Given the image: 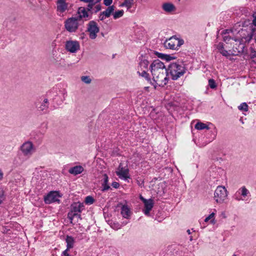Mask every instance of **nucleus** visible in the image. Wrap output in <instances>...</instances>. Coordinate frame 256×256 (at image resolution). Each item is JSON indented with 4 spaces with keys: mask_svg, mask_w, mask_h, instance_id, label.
Listing matches in <instances>:
<instances>
[{
    "mask_svg": "<svg viewBox=\"0 0 256 256\" xmlns=\"http://www.w3.org/2000/svg\"><path fill=\"white\" fill-rule=\"evenodd\" d=\"M194 127L196 130H202L204 129L208 130L210 128L208 125L200 122H198L196 124Z\"/></svg>",
    "mask_w": 256,
    "mask_h": 256,
    "instance_id": "obj_28",
    "label": "nucleus"
},
{
    "mask_svg": "<svg viewBox=\"0 0 256 256\" xmlns=\"http://www.w3.org/2000/svg\"><path fill=\"white\" fill-rule=\"evenodd\" d=\"M48 100L45 98L43 103L38 108V110L40 111H44L48 108Z\"/></svg>",
    "mask_w": 256,
    "mask_h": 256,
    "instance_id": "obj_32",
    "label": "nucleus"
},
{
    "mask_svg": "<svg viewBox=\"0 0 256 256\" xmlns=\"http://www.w3.org/2000/svg\"><path fill=\"white\" fill-rule=\"evenodd\" d=\"M23 155L26 157L31 156L36 152V148L33 143L29 140L25 142L20 147Z\"/></svg>",
    "mask_w": 256,
    "mask_h": 256,
    "instance_id": "obj_4",
    "label": "nucleus"
},
{
    "mask_svg": "<svg viewBox=\"0 0 256 256\" xmlns=\"http://www.w3.org/2000/svg\"><path fill=\"white\" fill-rule=\"evenodd\" d=\"M187 232L188 234H191V232H190V230H187Z\"/></svg>",
    "mask_w": 256,
    "mask_h": 256,
    "instance_id": "obj_52",
    "label": "nucleus"
},
{
    "mask_svg": "<svg viewBox=\"0 0 256 256\" xmlns=\"http://www.w3.org/2000/svg\"><path fill=\"white\" fill-rule=\"evenodd\" d=\"M134 4V0H124L121 4V6L126 7L128 10H129Z\"/></svg>",
    "mask_w": 256,
    "mask_h": 256,
    "instance_id": "obj_30",
    "label": "nucleus"
},
{
    "mask_svg": "<svg viewBox=\"0 0 256 256\" xmlns=\"http://www.w3.org/2000/svg\"><path fill=\"white\" fill-rule=\"evenodd\" d=\"M90 11L88 10L87 7H80L78 8L77 13L78 16L76 17L80 22L82 18H84L86 20H90L92 18V16L88 14Z\"/></svg>",
    "mask_w": 256,
    "mask_h": 256,
    "instance_id": "obj_11",
    "label": "nucleus"
},
{
    "mask_svg": "<svg viewBox=\"0 0 256 256\" xmlns=\"http://www.w3.org/2000/svg\"><path fill=\"white\" fill-rule=\"evenodd\" d=\"M228 192L224 186H218L214 191V199L217 204H222L226 199Z\"/></svg>",
    "mask_w": 256,
    "mask_h": 256,
    "instance_id": "obj_2",
    "label": "nucleus"
},
{
    "mask_svg": "<svg viewBox=\"0 0 256 256\" xmlns=\"http://www.w3.org/2000/svg\"><path fill=\"white\" fill-rule=\"evenodd\" d=\"M144 213L146 215H148L150 214V212L152 210L154 206V200L150 198L148 200L144 203Z\"/></svg>",
    "mask_w": 256,
    "mask_h": 256,
    "instance_id": "obj_18",
    "label": "nucleus"
},
{
    "mask_svg": "<svg viewBox=\"0 0 256 256\" xmlns=\"http://www.w3.org/2000/svg\"><path fill=\"white\" fill-rule=\"evenodd\" d=\"M166 72L168 79L171 78L173 80H176V62L170 64L168 68H166Z\"/></svg>",
    "mask_w": 256,
    "mask_h": 256,
    "instance_id": "obj_13",
    "label": "nucleus"
},
{
    "mask_svg": "<svg viewBox=\"0 0 256 256\" xmlns=\"http://www.w3.org/2000/svg\"><path fill=\"white\" fill-rule=\"evenodd\" d=\"M177 40L178 41L177 44V46H180L184 44V40L182 39L177 38Z\"/></svg>",
    "mask_w": 256,
    "mask_h": 256,
    "instance_id": "obj_45",
    "label": "nucleus"
},
{
    "mask_svg": "<svg viewBox=\"0 0 256 256\" xmlns=\"http://www.w3.org/2000/svg\"><path fill=\"white\" fill-rule=\"evenodd\" d=\"M138 72L140 76L145 78V79L147 80L148 82H150V84L154 86L155 88H156V86L154 84V82H152V81L150 80V78L149 77V74L147 73L145 71V70H142L141 72Z\"/></svg>",
    "mask_w": 256,
    "mask_h": 256,
    "instance_id": "obj_27",
    "label": "nucleus"
},
{
    "mask_svg": "<svg viewBox=\"0 0 256 256\" xmlns=\"http://www.w3.org/2000/svg\"><path fill=\"white\" fill-rule=\"evenodd\" d=\"M81 80L86 84H89L91 82L92 80L88 76H82L81 77Z\"/></svg>",
    "mask_w": 256,
    "mask_h": 256,
    "instance_id": "obj_39",
    "label": "nucleus"
},
{
    "mask_svg": "<svg viewBox=\"0 0 256 256\" xmlns=\"http://www.w3.org/2000/svg\"><path fill=\"white\" fill-rule=\"evenodd\" d=\"M254 32V28H252L250 30V32L248 34V35L246 37H243V38L245 40L246 42H250V41L252 38L253 37V33Z\"/></svg>",
    "mask_w": 256,
    "mask_h": 256,
    "instance_id": "obj_34",
    "label": "nucleus"
},
{
    "mask_svg": "<svg viewBox=\"0 0 256 256\" xmlns=\"http://www.w3.org/2000/svg\"><path fill=\"white\" fill-rule=\"evenodd\" d=\"M114 10V6H109L106 10L102 12V14H105V17L108 18Z\"/></svg>",
    "mask_w": 256,
    "mask_h": 256,
    "instance_id": "obj_31",
    "label": "nucleus"
},
{
    "mask_svg": "<svg viewBox=\"0 0 256 256\" xmlns=\"http://www.w3.org/2000/svg\"><path fill=\"white\" fill-rule=\"evenodd\" d=\"M112 186L113 188H117L119 187L120 184L118 182H114L112 184Z\"/></svg>",
    "mask_w": 256,
    "mask_h": 256,
    "instance_id": "obj_46",
    "label": "nucleus"
},
{
    "mask_svg": "<svg viewBox=\"0 0 256 256\" xmlns=\"http://www.w3.org/2000/svg\"><path fill=\"white\" fill-rule=\"evenodd\" d=\"M66 241V250H69L70 249L74 247V240L72 236H67Z\"/></svg>",
    "mask_w": 256,
    "mask_h": 256,
    "instance_id": "obj_25",
    "label": "nucleus"
},
{
    "mask_svg": "<svg viewBox=\"0 0 256 256\" xmlns=\"http://www.w3.org/2000/svg\"><path fill=\"white\" fill-rule=\"evenodd\" d=\"M84 170V168L80 166H76L72 167L68 170V172L72 174L77 175L82 173Z\"/></svg>",
    "mask_w": 256,
    "mask_h": 256,
    "instance_id": "obj_23",
    "label": "nucleus"
},
{
    "mask_svg": "<svg viewBox=\"0 0 256 256\" xmlns=\"http://www.w3.org/2000/svg\"><path fill=\"white\" fill-rule=\"evenodd\" d=\"M120 210V214L123 218L126 219L130 218L131 216V212L130 208L127 205H122Z\"/></svg>",
    "mask_w": 256,
    "mask_h": 256,
    "instance_id": "obj_17",
    "label": "nucleus"
},
{
    "mask_svg": "<svg viewBox=\"0 0 256 256\" xmlns=\"http://www.w3.org/2000/svg\"><path fill=\"white\" fill-rule=\"evenodd\" d=\"M101 10V6L100 4H96L94 5L92 8V14L90 12V15H92L94 13H97L98 12H99Z\"/></svg>",
    "mask_w": 256,
    "mask_h": 256,
    "instance_id": "obj_38",
    "label": "nucleus"
},
{
    "mask_svg": "<svg viewBox=\"0 0 256 256\" xmlns=\"http://www.w3.org/2000/svg\"><path fill=\"white\" fill-rule=\"evenodd\" d=\"M252 24L253 26H254L256 27V18H254V20H252Z\"/></svg>",
    "mask_w": 256,
    "mask_h": 256,
    "instance_id": "obj_51",
    "label": "nucleus"
},
{
    "mask_svg": "<svg viewBox=\"0 0 256 256\" xmlns=\"http://www.w3.org/2000/svg\"><path fill=\"white\" fill-rule=\"evenodd\" d=\"M86 31L89 33L90 38L94 40L96 38L97 34L100 32V28L95 21L90 20L87 24Z\"/></svg>",
    "mask_w": 256,
    "mask_h": 256,
    "instance_id": "obj_6",
    "label": "nucleus"
},
{
    "mask_svg": "<svg viewBox=\"0 0 256 256\" xmlns=\"http://www.w3.org/2000/svg\"><path fill=\"white\" fill-rule=\"evenodd\" d=\"M84 204L80 202H74L71 204L70 206V212L68 213V218L70 220V222H72V220L75 218H80V213L82 210L84 209Z\"/></svg>",
    "mask_w": 256,
    "mask_h": 256,
    "instance_id": "obj_1",
    "label": "nucleus"
},
{
    "mask_svg": "<svg viewBox=\"0 0 256 256\" xmlns=\"http://www.w3.org/2000/svg\"><path fill=\"white\" fill-rule=\"evenodd\" d=\"M155 54L158 58L163 60H166L167 62H169L176 58L174 56H172L170 54H164L158 52H156Z\"/></svg>",
    "mask_w": 256,
    "mask_h": 256,
    "instance_id": "obj_22",
    "label": "nucleus"
},
{
    "mask_svg": "<svg viewBox=\"0 0 256 256\" xmlns=\"http://www.w3.org/2000/svg\"><path fill=\"white\" fill-rule=\"evenodd\" d=\"M112 2V0H104V4L106 6H110Z\"/></svg>",
    "mask_w": 256,
    "mask_h": 256,
    "instance_id": "obj_43",
    "label": "nucleus"
},
{
    "mask_svg": "<svg viewBox=\"0 0 256 256\" xmlns=\"http://www.w3.org/2000/svg\"><path fill=\"white\" fill-rule=\"evenodd\" d=\"M56 10L60 13H64L68 10L69 4L66 2V0H57Z\"/></svg>",
    "mask_w": 256,
    "mask_h": 256,
    "instance_id": "obj_14",
    "label": "nucleus"
},
{
    "mask_svg": "<svg viewBox=\"0 0 256 256\" xmlns=\"http://www.w3.org/2000/svg\"><path fill=\"white\" fill-rule=\"evenodd\" d=\"M153 76V81L157 85L160 86H164L168 82V76L166 74V71L158 72L152 74Z\"/></svg>",
    "mask_w": 256,
    "mask_h": 256,
    "instance_id": "obj_5",
    "label": "nucleus"
},
{
    "mask_svg": "<svg viewBox=\"0 0 256 256\" xmlns=\"http://www.w3.org/2000/svg\"><path fill=\"white\" fill-rule=\"evenodd\" d=\"M124 13V12L123 10H119L115 12L113 14L114 19L116 20L122 17L123 16Z\"/></svg>",
    "mask_w": 256,
    "mask_h": 256,
    "instance_id": "obj_35",
    "label": "nucleus"
},
{
    "mask_svg": "<svg viewBox=\"0 0 256 256\" xmlns=\"http://www.w3.org/2000/svg\"><path fill=\"white\" fill-rule=\"evenodd\" d=\"M185 65L184 64L183 60H180L178 59L177 60V78L184 75L186 72V69Z\"/></svg>",
    "mask_w": 256,
    "mask_h": 256,
    "instance_id": "obj_15",
    "label": "nucleus"
},
{
    "mask_svg": "<svg viewBox=\"0 0 256 256\" xmlns=\"http://www.w3.org/2000/svg\"><path fill=\"white\" fill-rule=\"evenodd\" d=\"M111 226L114 228V229H120V226L119 224H114V226Z\"/></svg>",
    "mask_w": 256,
    "mask_h": 256,
    "instance_id": "obj_47",
    "label": "nucleus"
},
{
    "mask_svg": "<svg viewBox=\"0 0 256 256\" xmlns=\"http://www.w3.org/2000/svg\"><path fill=\"white\" fill-rule=\"evenodd\" d=\"M105 18V14H102V12L100 14L99 18L100 20H103Z\"/></svg>",
    "mask_w": 256,
    "mask_h": 256,
    "instance_id": "obj_48",
    "label": "nucleus"
},
{
    "mask_svg": "<svg viewBox=\"0 0 256 256\" xmlns=\"http://www.w3.org/2000/svg\"><path fill=\"white\" fill-rule=\"evenodd\" d=\"M232 256H237L236 254H233Z\"/></svg>",
    "mask_w": 256,
    "mask_h": 256,
    "instance_id": "obj_56",
    "label": "nucleus"
},
{
    "mask_svg": "<svg viewBox=\"0 0 256 256\" xmlns=\"http://www.w3.org/2000/svg\"><path fill=\"white\" fill-rule=\"evenodd\" d=\"M140 200L144 203V202H146L148 200L144 198L143 196H140Z\"/></svg>",
    "mask_w": 256,
    "mask_h": 256,
    "instance_id": "obj_50",
    "label": "nucleus"
},
{
    "mask_svg": "<svg viewBox=\"0 0 256 256\" xmlns=\"http://www.w3.org/2000/svg\"><path fill=\"white\" fill-rule=\"evenodd\" d=\"M216 213L214 212H212L208 216L206 217L204 219V222H208L209 220L210 221V223L212 224H216V220H215V216Z\"/></svg>",
    "mask_w": 256,
    "mask_h": 256,
    "instance_id": "obj_29",
    "label": "nucleus"
},
{
    "mask_svg": "<svg viewBox=\"0 0 256 256\" xmlns=\"http://www.w3.org/2000/svg\"><path fill=\"white\" fill-rule=\"evenodd\" d=\"M4 198V190L0 188V204L2 203Z\"/></svg>",
    "mask_w": 256,
    "mask_h": 256,
    "instance_id": "obj_41",
    "label": "nucleus"
},
{
    "mask_svg": "<svg viewBox=\"0 0 256 256\" xmlns=\"http://www.w3.org/2000/svg\"><path fill=\"white\" fill-rule=\"evenodd\" d=\"M162 9L166 12L170 13L175 10V6L174 4L166 2L162 4Z\"/></svg>",
    "mask_w": 256,
    "mask_h": 256,
    "instance_id": "obj_24",
    "label": "nucleus"
},
{
    "mask_svg": "<svg viewBox=\"0 0 256 256\" xmlns=\"http://www.w3.org/2000/svg\"><path fill=\"white\" fill-rule=\"evenodd\" d=\"M116 172V175L120 179L126 180L128 178H130L128 169L126 167H122V164L119 165V166Z\"/></svg>",
    "mask_w": 256,
    "mask_h": 256,
    "instance_id": "obj_10",
    "label": "nucleus"
},
{
    "mask_svg": "<svg viewBox=\"0 0 256 256\" xmlns=\"http://www.w3.org/2000/svg\"><path fill=\"white\" fill-rule=\"evenodd\" d=\"M220 52L224 56H230V53L228 51L225 50L224 49H222Z\"/></svg>",
    "mask_w": 256,
    "mask_h": 256,
    "instance_id": "obj_42",
    "label": "nucleus"
},
{
    "mask_svg": "<svg viewBox=\"0 0 256 256\" xmlns=\"http://www.w3.org/2000/svg\"><path fill=\"white\" fill-rule=\"evenodd\" d=\"M96 0V4H97L101 0Z\"/></svg>",
    "mask_w": 256,
    "mask_h": 256,
    "instance_id": "obj_53",
    "label": "nucleus"
},
{
    "mask_svg": "<svg viewBox=\"0 0 256 256\" xmlns=\"http://www.w3.org/2000/svg\"><path fill=\"white\" fill-rule=\"evenodd\" d=\"M192 240H193V238H192V236H190V241H192Z\"/></svg>",
    "mask_w": 256,
    "mask_h": 256,
    "instance_id": "obj_54",
    "label": "nucleus"
},
{
    "mask_svg": "<svg viewBox=\"0 0 256 256\" xmlns=\"http://www.w3.org/2000/svg\"><path fill=\"white\" fill-rule=\"evenodd\" d=\"M66 50L71 53H75L80 48L79 42L76 40H68L66 42Z\"/></svg>",
    "mask_w": 256,
    "mask_h": 256,
    "instance_id": "obj_9",
    "label": "nucleus"
},
{
    "mask_svg": "<svg viewBox=\"0 0 256 256\" xmlns=\"http://www.w3.org/2000/svg\"><path fill=\"white\" fill-rule=\"evenodd\" d=\"M84 202L86 204H91L94 203V199L91 196H88L86 198Z\"/></svg>",
    "mask_w": 256,
    "mask_h": 256,
    "instance_id": "obj_40",
    "label": "nucleus"
},
{
    "mask_svg": "<svg viewBox=\"0 0 256 256\" xmlns=\"http://www.w3.org/2000/svg\"><path fill=\"white\" fill-rule=\"evenodd\" d=\"M232 30H225L222 31V34H224L223 40L225 42H229L230 39L234 40L236 42H239L240 44H241L240 40L238 38H232L230 36H226L227 34H229Z\"/></svg>",
    "mask_w": 256,
    "mask_h": 256,
    "instance_id": "obj_20",
    "label": "nucleus"
},
{
    "mask_svg": "<svg viewBox=\"0 0 256 256\" xmlns=\"http://www.w3.org/2000/svg\"><path fill=\"white\" fill-rule=\"evenodd\" d=\"M219 52H220L222 49H224V44L222 43H219L216 46Z\"/></svg>",
    "mask_w": 256,
    "mask_h": 256,
    "instance_id": "obj_44",
    "label": "nucleus"
},
{
    "mask_svg": "<svg viewBox=\"0 0 256 256\" xmlns=\"http://www.w3.org/2000/svg\"><path fill=\"white\" fill-rule=\"evenodd\" d=\"M254 18H256V13L254 14Z\"/></svg>",
    "mask_w": 256,
    "mask_h": 256,
    "instance_id": "obj_55",
    "label": "nucleus"
},
{
    "mask_svg": "<svg viewBox=\"0 0 256 256\" xmlns=\"http://www.w3.org/2000/svg\"><path fill=\"white\" fill-rule=\"evenodd\" d=\"M255 40H256V38H255Z\"/></svg>",
    "mask_w": 256,
    "mask_h": 256,
    "instance_id": "obj_57",
    "label": "nucleus"
},
{
    "mask_svg": "<svg viewBox=\"0 0 256 256\" xmlns=\"http://www.w3.org/2000/svg\"><path fill=\"white\" fill-rule=\"evenodd\" d=\"M4 178V173L1 169H0V180H2Z\"/></svg>",
    "mask_w": 256,
    "mask_h": 256,
    "instance_id": "obj_49",
    "label": "nucleus"
},
{
    "mask_svg": "<svg viewBox=\"0 0 256 256\" xmlns=\"http://www.w3.org/2000/svg\"><path fill=\"white\" fill-rule=\"evenodd\" d=\"M150 71L152 74H154L158 72L166 71L164 64L159 60H154L150 64Z\"/></svg>",
    "mask_w": 256,
    "mask_h": 256,
    "instance_id": "obj_8",
    "label": "nucleus"
},
{
    "mask_svg": "<svg viewBox=\"0 0 256 256\" xmlns=\"http://www.w3.org/2000/svg\"><path fill=\"white\" fill-rule=\"evenodd\" d=\"M79 22V20L76 16L68 18L64 22V28L69 32H76L78 28Z\"/></svg>",
    "mask_w": 256,
    "mask_h": 256,
    "instance_id": "obj_3",
    "label": "nucleus"
},
{
    "mask_svg": "<svg viewBox=\"0 0 256 256\" xmlns=\"http://www.w3.org/2000/svg\"><path fill=\"white\" fill-rule=\"evenodd\" d=\"M176 36H173L166 40L164 42V46L166 48L175 50Z\"/></svg>",
    "mask_w": 256,
    "mask_h": 256,
    "instance_id": "obj_16",
    "label": "nucleus"
},
{
    "mask_svg": "<svg viewBox=\"0 0 256 256\" xmlns=\"http://www.w3.org/2000/svg\"><path fill=\"white\" fill-rule=\"evenodd\" d=\"M250 196V191L243 186L240 188L233 196V198L237 201L244 200L247 196Z\"/></svg>",
    "mask_w": 256,
    "mask_h": 256,
    "instance_id": "obj_7",
    "label": "nucleus"
},
{
    "mask_svg": "<svg viewBox=\"0 0 256 256\" xmlns=\"http://www.w3.org/2000/svg\"><path fill=\"white\" fill-rule=\"evenodd\" d=\"M238 108L240 110L247 112L248 110V105L246 102H242L238 106Z\"/></svg>",
    "mask_w": 256,
    "mask_h": 256,
    "instance_id": "obj_36",
    "label": "nucleus"
},
{
    "mask_svg": "<svg viewBox=\"0 0 256 256\" xmlns=\"http://www.w3.org/2000/svg\"><path fill=\"white\" fill-rule=\"evenodd\" d=\"M208 86L210 88L214 89L217 87V84L214 79L210 78L208 80Z\"/></svg>",
    "mask_w": 256,
    "mask_h": 256,
    "instance_id": "obj_37",
    "label": "nucleus"
},
{
    "mask_svg": "<svg viewBox=\"0 0 256 256\" xmlns=\"http://www.w3.org/2000/svg\"><path fill=\"white\" fill-rule=\"evenodd\" d=\"M149 62L148 60L144 59L140 62L139 66L142 69H147Z\"/></svg>",
    "mask_w": 256,
    "mask_h": 256,
    "instance_id": "obj_33",
    "label": "nucleus"
},
{
    "mask_svg": "<svg viewBox=\"0 0 256 256\" xmlns=\"http://www.w3.org/2000/svg\"><path fill=\"white\" fill-rule=\"evenodd\" d=\"M155 54L158 58L163 60H166L167 62H169L176 58L174 56H172L170 54H164L158 52H156Z\"/></svg>",
    "mask_w": 256,
    "mask_h": 256,
    "instance_id": "obj_21",
    "label": "nucleus"
},
{
    "mask_svg": "<svg viewBox=\"0 0 256 256\" xmlns=\"http://www.w3.org/2000/svg\"><path fill=\"white\" fill-rule=\"evenodd\" d=\"M80 2H82L86 3H88L87 6L88 10L90 11L92 14V7L96 4L95 0H80Z\"/></svg>",
    "mask_w": 256,
    "mask_h": 256,
    "instance_id": "obj_26",
    "label": "nucleus"
},
{
    "mask_svg": "<svg viewBox=\"0 0 256 256\" xmlns=\"http://www.w3.org/2000/svg\"><path fill=\"white\" fill-rule=\"evenodd\" d=\"M60 197L59 192L56 191L50 192L46 196L44 200L46 204H51L54 202H60L58 198Z\"/></svg>",
    "mask_w": 256,
    "mask_h": 256,
    "instance_id": "obj_12",
    "label": "nucleus"
},
{
    "mask_svg": "<svg viewBox=\"0 0 256 256\" xmlns=\"http://www.w3.org/2000/svg\"><path fill=\"white\" fill-rule=\"evenodd\" d=\"M108 177L106 174H104L102 176V192L108 190L110 188V186L108 184Z\"/></svg>",
    "mask_w": 256,
    "mask_h": 256,
    "instance_id": "obj_19",
    "label": "nucleus"
}]
</instances>
